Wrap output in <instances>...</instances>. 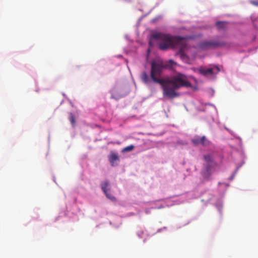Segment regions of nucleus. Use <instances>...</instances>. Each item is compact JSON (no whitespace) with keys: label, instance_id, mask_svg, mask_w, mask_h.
I'll return each instance as SVG.
<instances>
[{"label":"nucleus","instance_id":"f8f14e48","mask_svg":"<svg viewBox=\"0 0 258 258\" xmlns=\"http://www.w3.org/2000/svg\"><path fill=\"white\" fill-rule=\"evenodd\" d=\"M225 25V23L224 22H218L217 23H216V25L219 28H222L224 27Z\"/></svg>","mask_w":258,"mask_h":258},{"label":"nucleus","instance_id":"0eeeda50","mask_svg":"<svg viewBox=\"0 0 258 258\" xmlns=\"http://www.w3.org/2000/svg\"><path fill=\"white\" fill-rule=\"evenodd\" d=\"M108 159L112 166L115 165V162L119 161L118 154L114 152L110 153L108 156Z\"/></svg>","mask_w":258,"mask_h":258},{"label":"nucleus","instance_id":"f257e3e1","mask_svg":"<svg viewBox=\"0 0 258 258\" xmlns=\"http://www.w3.org/2000/svg\"><path fill=\"white\" fill-rule=\"evenodd\" d=\"M175 62L170 59L167 61L162 60L154 61L151 63L150 77H149L146 72H143L141 75L142 81L146 84H149L151 82L161 85L163 90V95L169 99H173L179 96L176 91L180 88H189L191 87V83L188 81L187 77L182 74H178L173 76L170 79H161L163 70L164 69H170Z\"/></svg>","mask_w":258,"mask_h":258},{"label":"nucleus","instance_id":"20e7f679","mask_svg":"<svg viewBox=\"0 0 258 258\" xmlns=\"http://www.w3.org/2000/svg\"><path fill=\"white\" fill-rule=\"evenodd\" d=\"M214 70H216V73H218L220 71L219 68L217 66H215L213 68L205 69L204 68H200L194 69V71L198 74L202 75L203 76H208L209 75H212L215 73Z\"/></svg>","mask_w":258,"mask_h":258},{"label":"nucleus","instance_id":"9b49d317","mask_svg":"<svg viewBox=\"0 0 258 258\" xmlns=\"http://www.w3.org/2000/svg\"><path fill=\"white\" fill-rule=\"evenodd\" d=\"M206 139L205 136H203L201 138H200L201 144L203 146L206 145Z\"/></svg>","mask_w":258,"mask_h":258},{"label":"nucleus","instance_id":"f03ea898","mask_svg":"<svg viewBox=\"0 0 258 258\" xmlns=\"http://www.w3.org/2000/svg\"><path fill=\"white\" fill-rule=\"evenodd\" d=\"M151 38L158 41L159 48L161 50H166L170 48L179 47V53L180 56H184L183 49L186 46L184 37L161 32H155L152 34Z\"/></svg>","mask_w":258,"mask_h":258},{"label":"nucleus","instance_id":"7ed1b4c3","mask_svg":"<svg viewBox=\"0 0 258 258\" xmlns=\"http://www.w3.org/2000/svg\"><path fill=\"white\" fill-rule=\"evenodd\" d=\"M229 45L224 41L205 40L202 41L199 45V47L203 50L214 49L218 47L228 46Z\"/></svg>","mask_w":258,"mask_h":258},{"label":"nucleus","instance_id":"1a4fd4ad","mask_svg":"<svg viewBox=\"0 0 258 258\" xmlns=\"http://www.w3.org/2000/svg\"><path fill=\"white\" fill-rule=\"evenodd\" d=\"M134 148V146L133 145H130L126 147L123 149V151L124 152H129L133 150Z\"/></svg>","mask_w":258,"mask_h":258},{"label":"nucleus","instance_id":"6e6552de","mask_svg":"<svg viewBox=\"0 0 258 258\" xmlns=\"http://www.w3.org/2000/svg\"><path fill=\"white\" fill-rule=\"evenodd\" d=\"M69 120L73 125H74L75 124V123H76L75 117V116L72 113H71L70 114Z\"/></svg>","mask_w":258,"mask_h":258},{"label":"nucleus","instance_id":"ddd939ff","mask_svg":"<svg viewBox=\"0 0 258 258\" xmlns=\"http://www.w3.org/2000/svg\"><path fill=\"white\" fill-rule=\"evenodd\" d=\"M251 4L255 6H258V1H252Z\"/></svg>","mask_w":258,"mask_h":258},{"label":"nucleus","instance_id":"423d86ee","mask_svg":"<svg viewBox=\"0 0 258 258\" xmlns=\"http://www.w3.org/2000/svg\"><path fill=\"white\" fill-rule=\"evenodd\" d=\"M204 159L207 162L206 170L207 172H209L216 166V163L213 160L212 157L210 155H205Z\"/></svg>","mask_w":258,"mask_h":258},{"label":"nucleus","instance_id":"39448f33","mask_svg":"<svg viewBox=\"0 0 258 258\" xmlns=\"http://www.w3.org/2000/svg\"><path fill=\"white\" fill-rule=\"evenodd\" d=\"M109 185V182L107 180L104 181L101 184V188L105 194L106 197L112 201H115L116 198L109 192L110 188H108Z\"/></svg>","mask_w":258,"mask_h":258},{"label":"nucleus","instance_id":"9d476101","mask_svg":"<svg viewBox=\"0 0 258 258\" xmlns=\"http://www.w3.org/2000/svg\"><path fill=\"white\" fill-rule=\"evenodd\" d=\"M192 142L195 144V145H198L199 144H201L200 142V138H196L195 139H193L192 140Z\"/></svg>","mask_w":258,"mask_h":258}]
</instances>
